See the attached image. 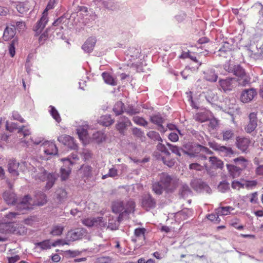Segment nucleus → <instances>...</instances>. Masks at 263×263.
I'll return each instance as SVG.
<instances>
[{
	"label": "nucleus",
	"instance_id": "obj_1",
	"mask_svg": "<svg viewBox=\"0 0 263 263\" xmlns=\"http://www.w3.org/2000/svg\"><path fill=\"white\" fill-rule=\"evenodd\" d=\"M141 208L146 211L154 209L157 205L156 200L149 193L143 194L140 199Z\"/></svg>",
	"mask_w": 263,
	"mask_h": 263
},
{
	"label": "nucleus",
	"instance_id": "obj_2",
	"mask_svg": "<svg viewBox=\"0 0 263 263\" xmlns=\"http://www.w3.org/2000/svg\"><path fill=\"white\" fill-rule=\"evenodd\" d=\"M201 146L195 143L188 142L183 145V152L191 157H196L201 152Z\"/></svg>",
	"mask_w": 263,
	"mask_h": 263
},
{
	"label": "nucleus",
	"instance_id": "obj_3",
	"mask_svg": "<svg viewBox=\"0 0 263 263\" xmlns=\"http://www.w3.org/2000/svg\"><path fill=\"white\" fill-rule=\"evenodd\" d=\"M17 134H18V137L20 138L21 142L23 143L30 144L31 142H33L35 144H39L41 143V141L33 142L30 137L31 132L25 126H22L18 128Z\"/></svg>",
	"mask_w": 263,
	"mask_h": 263
},
{
	"label": "nucleus",
	"instance_id": "obj_4",
	"mask_svg": "<svg viewBox=\"0 0 263 263\" xmlns=\"http://www.w3.org/2000/svg\"><path fill=\"white\" fill-rule=\"evenodd\" d=\"M87 233V230L84 228L70 230L66 234V239L68 241H74L81 239Z\"/></svg>",
	"mask_w": 263,
	"mask_h": 263
},
{
	"label": "nucleus",
	"instance_id": "obj_5",
	"mask_svg": "<svg viewBox=\"0 0 263 263\" xmlns=\"http://www.w3.org/2000/svg\"><path fill=\"white\" fill-rule=\"evenodd\" d=\"M58 174L56 173H48L43 168H39V172L35 175V179H39L41 181H55L58 179Z\"/></svg>",
	"mask_w": 263,
	"mask_h": 263
},
{
	"label": "nucleus",
	"instance_id": "obj_6",
	"mask_svg": "<svg viewBox=\"0 0 263 263\" xmlns=\"http://www.w3.org/2000/svg\"><path fill=\"white\" fill-rule=\"evenodd\" d=\"M190 185L192 189L198 193H202L205 192L211 194L212 190L205 182H191Z\"/></svg>",
	"mask_w": 263,
	"mask_h": 263
},
{
	"label": "nucleus",
	"instance_id": "obj_7",
	"mask_svg": "<svg viewBox=\"0 0 263 263\" xmlns=\"http://www.w3.org/2000/svg\"><path fill=\"white\" fill-rule=\"evenodd\" d=\"M62 160L64 162V165L60 169L61 178L63 181H65L68 179L72 165V163L68 159H63Z\"/></svg>",
	"mask_w": 263,
	"mask_h": 263
},
{
	"label": "nucleus",
	"instance_id": "obj_8",
	"mask_svg": "<svg viewBox=\"0 0 263 263\" xmlns=\"http://www.w3.org/2000/svg\"><path fill=\"white\" fill-rule=\"evenodd\" d=\"M232 73L234 75L240 79H243L242 85H245L249 83L250 79L246 76L245 69L240 66V65H234Z\"/></svg>",
	"mask_w": 263,
	"mask_h": 263
},
{
	"label": "nucleus",
	"instance_id": "obj_9",
	"mask_svg": "<svg viewBox=\"0 0 263 263\" xmlns=\"http://www.w3.org/2000/svg\"><path fill=\"white\" fill-rule=\"evenodd\" d=\"M132 125V123L128 118L125 116L119 118L116 127L121 134H124L127 128Z\"/></svg>",
	"mask_w": 263,
	"mask_h": 263
},
{
	"label": "nucleus",
	"instance_id": "obj_10",
	"mask_svg": "<svg viewBox=\"0 0 263 263\" xmlns=\"http://www.w3.org/2000/svg\"><path fill=\"white\" fill-rule=\"evenodd\" d=\"M32 199L31 197L29 194L25 195L18 202L16 205L18 210L23 211L24 210L28 211L32 209L29 201Z\"/></svg>",
	"mask_w": 263,
	"mask_h": 263
},
{
	"label": "nucleus",
	"instance_id": "obj_11",
	"mask_svg": "<svg viewBox=\"0 0 263 263\" xmlns=\"http://www.w3.org/2000/svg\"><path fill=\"white\" fill-rule=\"evenodd\" d=\"M43 151L47 156H54L58 154V148L53 142L45 141L42 144Z\"/></svg>",
	"mask_w": 263,
	"mask_h": 263
},
{
	"label": "nucleus",
	"instance_id": "obj_12",
	"mask_svg": "<svg viewBox=\"0 0 263 263\" xmlns=\"http://www.w3.org/2000/svg\"><path fill=\"white\" fill-rule=\"evenodd\" d=\"M249 122L245 127V129L248 133H251L253 132L257 126V114L251 112L249 115Z\"/></svg>",
	"mask_w": 263,
	"mask_h": 263
},
{
	"label": "nucleus",
	"instance_id": "obj_13",
	"mask_svg": "<svg viewBox=\"0 0 263 263\" xmlns=\"http://www.w3.org/2000/svg\"><path fill=\"white\" fill-rule=\"evenodd\" d=\"M67 194L68 193L64 188L58 187L54 192L53 197L58 204H62L67 200Z\"/></svg>",
	"mask_w": 263,
	"mask_h": 263
},
{
	"label": "nucleus",
	"instance_id": "obj_14",
	"mask_svg": "<svg viewBox=\"0 0 263 263\" xmlns=\"http://www.w3.org/2000/svg\"><path fill=\"white\" fill-rule=\"evenodd\" d=\"M256 95V91L254 88L245 89L241 92L240 100L243 103H248L251 101Z\"/></svg>",
	"mask_w": 263,
	"mask_h": 263
},
{
	"label": "nucleus",
	"instance_id": "obj_15",
	"mask_svg": "<svg viewBox=\"0 0 263 263\" xmlns=\"http://www.w3.org/2000/svg\"><path fill=\"white\" fill-rule=\"evenodd\" d=\"M58 139L60 142L67 146L68 148L70 149H74L77 147L74 141L73 138L69 135H61L58 137Z\"/></svg>",
	"mask_w": 263,
	"mask_h": 263
},
{
	"label": "nucleus",
	"instance_id": "obj_16",
	"mask_svg": "<svg viewBox=\"0 0 263 263\" xmlns=\"http://www.w3.org/2000/svg\"><path fill=\"white\" fill-rule=\"evenodd\" d=\"M48 22L47 15L46 14V12H43L41 18L34 27V31L36 34H39L42 31Z\"/></svg>",
	"mask_w": 263,
	"mask_h": 263
},
{
	"label": "nucleus",
	"instance_id": "obj_17",
	"mask_svg": "<svg viewBox=\"0 0 263 263\" xmlns=\"http://www.w3.org/2000/svg\"><path fill=\"white\" fill-rule=\"evenodd\" d=\"M34 198L36 202L34 204L37 206H43L48 202L47 195L41 191L35 192Z\"/></svg>",
	"mask_w": 263,
	"mask_h": 263
},
{
	"label": "nucleus",
	"instance_id": "obj_18",
	"mask_svg": "<svg viewBox=\"0 0 263 263\" xmlns=\"http://www.w3.org/2000/svg\"><path fill=\"white\" fill-rule=\"evenodd\" d=\"M250 143V140L245 137H237L236 138V145L238 149L242 152H246Z\"/></svg>",
	"mask_w": 263,
	"mask_h": 263
},
{
	"label": "nucleus",
	"instance_id": "obj_19",
	"mask_svg": "<svg viewBox=\"0 0 263 263\" xmlns=\"http://www.w3.org/2000/svg\"><path fill=\"white\" fill-rule=\"evenodd\" d=\"M19 164V163L17 162L15 160L11 159L9 161L8 170L12 177H15L18 176L19 173L17 170Z\"/></svg>",
	"mask_w": 263,
	"mask_h": 263
},
{
	"label": "nucleus",
	"instance_id": "obj_20",
	"mask_svg": "<svg viewBox=\"0 0 263 263\" xmlns=\"http://www.w3.org/2000/svg\"><path fill=\"white\" fill-rule=\"evenodd\" d=\"M3 197L6 202L9 204L15 205L17 203V197L13 192H5Z\"/></svg>",
	"mask_w": 263,
	"mask_h": 263
},
{
	"label": "nucleus",
	"instance_id": "obj_21",
	"mask_svg": "<svg viewBox=\"0 0 263 263\" xmlns=\"http://www.w3.org/2000/svg\"><path fill=\"white\" fill-rule=\"evenodd\" d=\"M17 226L18 223L11 221L5 222L1 224V227H3L6 232L13 234H14Z\"/></svg>",
	"mask_w": 263,
	"mask_h": 263
},
{
	"label": "nucleus",
	"instance_id": "obj_22",
	"mask_svg": "<svg viewBox=\"0 0 263 263\" xmlns=\"http://www.w3.org/2000/svg\"><path fill=\"white\" fill-rule=\"evenodd\" d=\"M96 40L93 37L88 38L82 46V49L86 52H91L95 46Z\"/></svg>",
	"mask_w": 263,
	"mask_h": 263
},
{
	"label": "nucleus",
	"instance_id": "obj_23",
	"mask_svg": "<svg viewBox=\"0 0 263 263\" xmlns=\"http://www.w3.org/2000/svg\"><path fill=\"white\" fill-rule=\"evenodd\" d=\"M204 78L208 81L215 82L218 78L217 74L213 69H208L203 72Z\"/></svg>",
	"mask_w": 263,
	"mask_h": 263
},
{
	"label": "nucleus",
	"instance_id": "obj_24",
	"mask_svg": "<svg viewBox=\"0 0 263 263\" xmlns=\"http://www.w3.org/2000/svg\"><path fill=\"white\" fill-rule=\"evenodd\" d=\"M179 195L180 197L185 199L189 196H193V193L187 185L183 184L179 189Z\"/></svg>",
	"mask_w": 263,
	"mask_h": 263
},
{
	"label": "nucleus",
	"instance_id": "obj_25",
	"mask_svg": "<svg viewBox=\"0 0 263 263\" xmlns=\"http://www.w3.org/2000/svg\"><path fill=\"white\" fill-rule=\"evenodd\" d=\"M233 80V78H227L226 79H222L219 80V85L224 91H230L232 89Z\"/></svg>",
	"mask_w": 263,
	"mask_h": 263
},
{
	"label": "nucleus",
	"instance_id": "obj_26",
	"mask_svg": "<svg viewBox=\"0 0 263 263\" xmlns=\"http://www.w3.org/2000/svg\"><path fill=\"white\" fill-rule=\"evenodd\" d=\"M227 166L230 175L233 178L239 176L242 169L234 165L227 164Z\"/></svg>",
	"mask_w": 263,
	"mask_h": 263
},
{
	"label": "nucleus",
	"instance_id": "obj_27",
	"mask_svg": "<svg viewBox=\"0 0 263 263\" xmlns=\"http://www.w3.org/2000/svg\"><path fill=\"white\" fill-rule=\"evenodd\" d=\"M112 212L118 214L122 212L125 210V204L123 201L114 202L111 205Z\"/></svg>",
	"mask_w": 263,
	"mask_h": 263
},
{
	"label": "nucleus",
	"instance_id": "obj_28",
	"mask_svg": "<svg viewBox=\"0 0 263 263\" xmlns=\"http://www.w3.org/2000/svg\"><path fill=\"white\" fill-rule=\"evenodd\" d=\"M15 28L12 27H7L4 30L3 39L5 41H8L13 38L15 34Z\"/></svg>",
	"mask_w": 263,
	"mask_h": 263
},
{
	"label": "nucleus",
	"instance_id": "obj_29",
	"mask_svg": "<svg viewBox=\"0 0 263 263\" xmlns=\"http://www.w3.org/2000/svg\"><path fill=\"white\" fill-rule=\"evenodd\" d=\"M251 57L255 60L263 59V45L251 50Z\"/></svg>",
	"mask_w": 263,
	"mask_h": 263
},
{
	"label": "nucleus",
	"instance_id": "obj_30",
	"mask_svg": "<svg viewBox=\"0 0 263 263\" xmlns=\"http://www.w3.org/2000/svg\"><path fill=\"white\" fill-rule=\"evenodd\" d=\"M34 245L36 248H40L42 250L50 249L51 247H52L50 240L48 239L35 242Z\"/></svg>",
	"mask_w": 263,
	"mask_h": 263
},
{
	"label": "nucleus",
	"instance_id": "obj_31",
	"mask_svg": "<svg viewBox=\"0 0 263 263\" xmlns=\"http://www.w3.org/2000/svg\"><path fill=\"white\" fill-rule=\"evenodd\" d=\"M164 183V191L167 193L174 192L178 186V182H161Z\"/></svg>",
	"mask_w": 263,
	"mask_h": 263
},
{
	"label": "nucleus",
	"instance_id": "obj_32",
	"mask_svg": "<svg viewBox=\"0 0 263 263\" xmlns=\"http://www.w3.org/2000/svg\"><path fill=\"white\" fill-rule=\"evenodd\" d=\"M102 76L104 82L109 85L115 86L116 85L117 80L116 78H114L111 74H110L108 72H104L102 74Z\"/></svg>",
	"mask_w": 263,
	"mask_h": 263
},
{
	"label": "nucleus",
	"instance_id": "obj_33",
	"mask_svg": "<svg viewBox=\"0 0 263 263\" xmlns=\"http://www.w3.org/2000/svg\"><path fill=\"white\" fill-rule=\"evenodd\" d=\"M152 190L157 195H160L164 191V183L161 182H155L152 184Z\"/></svg>",
	"mask_w": 263,
	"mask_h": 263
},
{
	"label": "nucleus",
	"instance_id": "obj_34",
	"mask_svg": "<svg viewBox=\"0 0 263 263\" xmlns=\"http://www.w3.org/2000/svg\"><path fill=\"white\" fill-rule=\"evenodd\" d=\"M135 202L133 200L129 199L126 202V205H125V210H124V213L129 214L132 212H134L135 211Z\"/></svg>",
	"mask_w": 263,
	"mask_h": 263
},
{
	"label": "nucleus",
	"instance_id": "obj_35",
	"mask_svg": "<svg viewBox=\"0 0 263 263\" xmlns=\"http://www.w3.org/2000/svg\"><path fill=\"white\" fill-rule=\"evenodd\" d=\"M64 227L58 225H53L52 230L50 232V234L52 236H60L64 231Z\"/></svg>",
	"mask_w": 263,
	"mask_h": 263
},
{
	"label": "nucleus",
	"instance_id": "obj_36",
	"mask_svg": "<svg viewBox=\"0 0 263 263\" xmlns=\"http://www.w3.org/2000/svg\"><path fill=\"white\" fill-rule=\"evenodd\" d=\"M228 43H225L223 48H220L218 51V55L220 57L227 58L228 55L231 54V48H228Z\"/></svg>",
	"mask_w": 263,
	"mask_h": 263
},
{
	"label": "nucleus",
	"instance_id": "obj_37",
	"mask_svg": "<svg viewBox=\"0 0 263 263\" xmlns=\"http://www.w3.org/2000/svg\"><path fill=\"white\" fill-rule=\"evenodd\" d=\"M112 110L116 116L121 115L124 111V104L121 101H118L115 104Z\"/></svg>",
	"mask_w": 263,
	"mask_h": 263
},
{
	"label": "nucleus",
	"instance_id": "obj_38",
	"mask_svg": "<svg viewBox=\"0 0 263 263\" xmlns=\"http://www.w3.org/2000/svg\"><path fill=\"white\" fill-rule=\"evenodd\" d=\"M222 134L223 141H228L234 137V132L232 129H226L223 130Z\"/></svg>",
	"mask_w": 263,
	"mask_h": 263
},
{
	"label": "nucleus",
	"instance_id": "obj_39",
	"mask_svg": "<svg viewBox=\"0 0 263 263\" xmlns=\"http://www.w3.org/2000/svg\"><path fill=\"white\" fill-rule=\"evenodd\" d=\"M209 161L214 167L222 168L223 166V162L215 157H211Z\"/></svg>",
	"mask_w": 263,
	"mask_h": 263
},
{
	"label": "nucleus",
	"instance_id": "obj_40",
	"mask_svg": "<svg viewBox=\"0 0 263 263\" xmlns=\"http://www.w3.org/2000/svg\"><path fill=\"white\" fill-rule=\"evenodd\" d=\"M114 122L110 115H105L101 117L100 119V123L103 126H108L111 125Z\"/></svg>",
	"mask_w": 263,
	"mask_h": 263
},
{
	"label": "nucleus",
	"instance_id": "obj_41",
	"mask_svg": "<svg viewBox=\"0 0 263 263\" xmlns=\"http://www.w3.org/2000/svg\"><path fill=\"white\" fill-rule=\"evenodd\" d=\"M233 161L242 169L246 168L247 165V160L243 157L236 158L233 160Z\"/></svg>",
	"mask_w": 263,
	"mask_h": 263
},
{
	"label": "nucleus",
	"instance_id": "obj_42",
	"mask_svg": "<svg viewBox=\"0 0 263 263\" xmlns=\"http://www.w3.org/2000/svg\"><path fill=\"white\" fill-rule=\"evenodd\" d=\"M27 228L23 224L18 223L17 228L14 232V235L17 236H23L27 234Z\"/></svg>",
	"mask_w": 263,
	"mask_h": 263
},
{
	"label": "nucleus",
	"instance_id": "obj_43",
	"mask_svg": "<svg viewBox=\"0 0 263 263\" xmlns=\"http://www.w3.org/2000/svg\"><path fill=\"white\" fill-rule=\"evenodd\" d=\"M151 121L155 124L160 125L164 122V119L160 115H155L151 117Z\"/></svg>",
	"mask_w": 263,
	"mask_h": 263
},
{
	"label": "nucleus",
	"instance_id": "obj_44",
	"mask_svg": "<svg viewBox=\"0 0 263 263\" xmlns=\"http://www.w3.org/2000/svg\"><path fill=\"white\" fill-rule=\"evenodd\" d=\"M217 189L219 192L224 193L230 190V184L229 182H219L218 185Z\"/></svg>",
	"mask_w": 263,
	"mask_h": 263
},
{
	"label": "nucleus",
	"instance_id": "obj_45",
	"mask_svg": "<svg viewBox=\"0 0 263 263\" xmlns=\"http://www.w3.org/2000/svg\"><path fill=\"white\" fill-rule=\"evenodd\" d=\"M50 113L53 119L58 123L60 122L61 119L58 110L53 106H50Z\"/></svg>",
	"mask_w": 263,
	"mask_h": 263
},
{
	"label": "nucleus",
	"instance_id": "obj_46",
	"mask_svg": "<svg viewBox=\"0 0 263 263\" xmlns=\"http://www.w3.org/2000/svg\"><path fill=\"white\" fill-rule=\"evenodd\" d=\"M128 55L133 60L137 59L140 56V50L134 47L130 48L128 50Z\"/></svg>",
	"mask_w": 263,
	"mask_h": 263
},
{
	"label": "nucleus",
	"instance_id": "obj_47",
	"mask_svg": "<svg viewBox=\"0 0 263 263\" xmlns=\"http://www.w3.org/2000/svg\"><path fill=\"white\" fill-rule=\"evenodd\" d=\"M84 177L88 178L91 175L92 168L90 166H83L80 171Z\"/></svg>",
	"mask_w": 263,
	"mask_h": 263
},
{
	"label": "nucleus",
	"instance_id": "obj_48",
	"mask_svg": "<svg viewBox=\"0 0 263 263\" xmlns=\"http://www.w3.org/2000/svg\"><path fill=\"white\" fill-rule=\"evenodd\" d=\"M133 121L137 125L142 126H146L148 124L147 122L144 120L143 118L140 117L139 116L134 117L133 118Z\"/></svg>",
	"mask_w": 263,
	"mask_h": 263
},
{
	"label": "nucleus",
	"instance_id": "obj_49",
	"mask_svg": "<svg viewBox=\"0 0 263 263\" xmlns=\"http://www.w3.org/2000/svg\"><path fill=\"white\" fill-rule=\"evenodd\" d=\"M82 223L88 228H92L96 226V221L95 218H85L82 221Z\"/></svg>",
	"mask_w": 263,
	"mask_h": 263
},
{
	"label": "nucleus",
	"instance_id": "obj_50",
	"mask_svg": "<svg viewBox=\"0 0 263 263\" xmlns=\"http://www.w3.org/2000/svg\"><path fill=\"white\" fill-rule=\"evenodd\" d=\"M147 137L150 139L158 141H162V139L160 137L159 134L155 131H150L147 134Z\"/></svg>",
	"mask_w": 263,
	"mask_h": 263
},
{
	"label": "nucleus",
	"instance_id": "obj_51",
	"mask_svg": "<svg viewBox=\"0 0 263 263\" xmlns=\"http://www.w3.org/2000/svg\"><path fill=\"white\" fill-rule=\"evenodd\" d=\"M11 26L14 27V28L16 27L20 31H24L26 28L25 23L23 21L13 22L11 24Z\"/></svg>",
	"mask_w": 263,
	"mask_h": 263
},
{
	"label": "nucleus",
	"instance_id": "obj_52",
	"mask_svg": "<svg viewBox=\"0 0 263 263\" xmlns=\"http://www.w3.org/2000/svg\"><path fill=\"white\" fill-rule=\"evenodd\" d=\"M93 139L97 143H100L104 141L105 139V136L101 132H97L93 134Z\"/></svg>",
	"mask_w": 263,
	"mask_h": 263
},
{
	"label": "nucleus",
	"instance_id": "obj_53",
	"mask_svg": "<svg viewBox=\"0 0 263 263\" xmlns=\"http://www.w3.org/2000/svg\"><path fill=\"white\" fill-rule=\"evenodd\" d=\"M218 152L223 153L225 156H228L233 154V151L231 147L222 145H221Z\"/></svg>",
	"mask_w": 263,
	"mask_h": 263
},
{
	"label": "nucleus",
	"instance_id": "obj_54",
	"mask_svg": "<svg viewBox=\"0 0 263 263\" xmlns=\"http://www.w3.org/2000/svg\"><path fill=\"white\" fill-rule=\"evenodd\" d=\"M69 245V241H68L66 239H58L57 240H56L55 241H54V242L51 243V245L53 247H55L57 246H60V245L63 246V245Z\"/></svg>",
	"mask_w": 263,
	"mask_h": 263
},
{
	"label": "nucleus",
	"instance_id": "obj_55",
	"mask_svg": "<svg viewBox=\"0 0 263 263\" xmlns=\"http://www.w3.org/2000/svg\"><path fill=\"white\" fill-rule=\"evenodd\" d=\"M17 44V41L13 40L9 46V52L11 57H13L15 54V45Z\"/></svg>",
	"mask_w": 263,
	"mask_h": 263
},
{
	"label": "nucleus",
	"instance_id": "obj_56",
	"mask_svg": "<svg viewBox=\"0 0 263 263\" xmlns=\"http://www.w3.org/2000/svg\"><path fill=\"white\" fill-rule=\"evenodd\" d=\"M82 252L76 250V251H72L70 250L64 251V254L66 255H69V257L74 258L76 256L81 255Z\"/></svg>",
	"mask_w": 263,
	"mask_h": 263
},
{
	"label": "nucleus",
	"instance_id": "obj_57",
	"mask_svg": "<svg viewBox=\"0 0 263 263\" xmlns=\"http://www.w3.org/2000/svg\"><path fill=\"white\" fill-rule=\"evenodd\" d=\"M146 231V230L144 228H138L135 229L134 235L137 237H140L141 235L144 236V234Z\"/></svg>",
	"mask_w": 263,
	"mask_h": 263
},
{
	"label": "nucleus",
	"instance_id": "obj_58",
	"mask_svg": "<svg viewBox=\"0 0 263 263\" xmlns=\"http://www.w3.org/2000/svg\"><path fill=\"white\" fill-rule=\"evenodd\" d=\"M167 145L169 147L172 153L176 154L177 155L180 156L181 154L180 153V149L179 147L176 145H172L169 143H167Z\"/></svg>",
	"mask_w": 263,
	"mask_h": 263
},
{
	"label": "nucleus",
	"instance_id": "obj_59",
	"mask_svg": "<svg viewBox=\"0 0 263 263\" xmlns=\"http://www.w3.org/2000/svg\"><path fill=\"white\" fill-rule=\"evenodd\" d=\"M116 176H117V170L115 168H111L109 170V172L107 174L102 176V179H105L106 178L107 176L114 177Z\"/></svg>",
	"mask_w": 263,
	"mask_h": 263
},
{
	"label": "nucleus",
	"instance_id": "obj_60",
	"mask_svg": "<svg viewBox=\"0 0 263 263\" xmlns=\"http://www.w3.org/2000/svg\"><path fill=\"white\" fill-rule=\"evenodd\" d=\"M233 66L234 65L231 63V61L229 60L223 65V68L226 71L232 73L233 70H234Z\"/></svg>",
	"mask_w": 263,
	"mask_h": 263
},
{
	"label": "nucleus",
	"instance_id": "obj_61",
	"mask_svg": "<svg viewBox=\"0 0 263 263\" xmlns=\"http://www.w3.org/2000/svg\"><path fill=\"white\" fill-rule=\"evenodd\" d=\"M64 18L63 17H59L58 19H57L52 24L53 26L57 27V28L55 29V30L58 29H63V27L61 25L62 22Z\"/></svg>",
	"mask_w": 263,
	"mask_h": 263
},
{
	"label": "nucleus",
	"instance_id": "obj_62",
	"mask_svg": "<svg viewBox=\"0 0 263 263\" xmlns=\"http://www.w3.org/2000/svg\"><path fill=\"white\" fill-rule=\"evenodd\" d=\"M194 119H195L196 121H199L201 123L205 122L207 120V118L204 116V115L201 113L197 114L194 116Z\"/></svg>",
	"mask_w": 263,
	"mask_h": 263
},
{
	"label": "nucleus",
	"instance_id": "obj_63",
	"mask_svg": "<svg viewBox=\"0 0 263 263\" xmlns=\"http://www.w3.org/2000/svg\"><path fill=\"white\" fill-rule=\"evenodd\" d=\"M6 129L8 130H9L10 132H13L14 129H18L17 127V124L15 123H12L11 124L9 123L8 121L6 122Z\"/></svg>",
	"mask_w": 263,
	"mask_h": 263
},
{
	"label": "nucleus",
	"instance_id": "obj_64",
	"mask_svg": "<svg viewBox=\"0 0 263 263\" xmlns=\"http://www.w3.org/2000/svg\"><path fill=\"white\" fill-rule=\"evenodd\" d=\"M132 133L134 136L139 138H141L144 135V133L137 127H134L132 129Z\"/></svg>",
	"mask_w": 263,
	"mask_h": 263
}]
</instances>
